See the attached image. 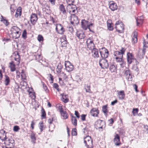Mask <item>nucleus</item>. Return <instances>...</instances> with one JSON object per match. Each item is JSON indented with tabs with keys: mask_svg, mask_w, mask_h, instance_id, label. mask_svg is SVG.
<instances>
[{
	"mask_svg": "<svg viewBox=\"0 0 148 148\" xmlns=\"http://www.w3.org/2000/svg\"><path fill=\"white\" fill-rule=\"evenodd\" d=\"M59 9L63 14H66V10L63 4H61L59 6Z\"/></svg>",
	"mask_w": 148,
	"mask_h": 148,
	"instance_id": "obj_29",
	"label": "nucleus"
},
{
	"mask_svg": "<svg viewBox=\"0 0 148 148\" xmlns=\"http://www.w3.org/2000/svg\"><path fill=\"white\" fill-rule=\"evenodd\" d=\"M74 0H66V1L68 4H71V3H73L74 2Z\"/></svg>",
	"mask_w": 148,
	"mask_h": 148,
	"instance_id": "obj_54",
	"label": "nucleus"
},
{
	"mask_svg": "<svg viewBox=\"0 0 148 148\" xmlns=\"http://www.w3.org/2000/svg\"><path fill=\"white\" fill-rule=\"evenodd\" d=\"M127 61L129 64H131L132 62V60L133 59V56L132 53L129 52L127 54Z\"/></svg>",
	"mask_w": 148,
	"mask_h": 148,
	"instance_id": "obj_17",
	"label": "nucleus"
},
{
	"mask_svg": "<svg viewBox=\"0 0 148 148\" xmlns=\"http://www.w3.org/2000/svg\"><path fill=\"white\" fill-rule=\"evenodd\" d=\"M71 19L73 21L76 22V24H77L79 22L78 18L77 16L75 15V14H71Z\"/></svg>",
	"mask_w": 148,
	"mask_h": 148,
	"instance_id": "obj_24",
	"label": "nucleus"
},
{
	"mask_svg": "<svg viewBox=\"0 0 148 148\" xmlns=\"http://www.w3.org/2000/svg\"><path fill=\"white\" fill-rule=\"evenodd\" d=\"M38 40L39 42L42 41L43 40V36L40 35H39L38 37Z\"/></svg>",
	"mask_w": 148,
	"mask_h": 148,
	"instance_id": "obj_46",
	"label": "nucleus"
},
{
	"mask_svg": "<svg viewBox=\"0 0 148 148\" xmlns=\"http://www.w3.org/2000/svg\"><path fill=\"white\" fill-rule=\"evenodd\" d=\"M42 115L41 116L42 118H45L46 116V114L43 108H42L41 110Z\"/></svg>",
	"mask_w": 148,
	"mask_h": 148,
	"instance_id": "obj_41",
	"label": "nucleus"
},
{
	"mask_svg": "<svg viewBox=\"0 0 148 148\" xmlns=\"http://www.w3.org/2000/svg\"><path fill=\"white\" fill-rule=\"evenodd\" d=\"M20 34L21 33L18 30L16 31V32L14 31L13 32V38L15 39L18 38L20 37Z\"/></svg>",
	"mask_w": 148,
	"mask_h": 148,
	"instance_id": "obj_23",
	"label": "nucleus"
},
{
	"mask_svg": "<svg viewBox=\"0 0 148 148\" xmlns=\"http://www.w3.org/2000/svg\"><path fill=\"white\" fill-rule=\"evenodd\" d=\"M76 34L77 37L80 39H83L85 37L84 33L82 32H77Z\"/></svg>",
	"mask_w": 148,
	"mask_h": 148,
	"instance_id": "obj_25",
	"label": "nucleus"
},
{
	"mask_svg": "<svg viewBox=\"0 0 148 148\" xmlns=\"http://www.w3.org/2000/svg\"><path fill=\"white\" fill-rule=\"evenodd\" d=\"M10 66L9 67L11 71L12 72L16 70L15 65L14 63V62L12 61L10 63Z\"/></svg>",
	"mask_w": 148,
	"mask_h": 148,
	"instance_id": "obj_26",
	"label": "nucleus"
},
{
	"mask_svg": "<svg viewBox=\"0 0 148 148\" xmlns=\"http://www.w3.org/2000/svg\"><path fill=\"white\" fill-rule=\"evenodd\" d=\"M125 75L127 77V78L129 80H132V75L130 70L128 69L125 71Z\"/></svg>",
	"mask_w": 148,
	"mask_h": 148,
	"instance_id": "obj_18",
	"label": "nucleus"
},
{
	"mask_svg": "<svg viewBox=\"0 0 148 148\" xmlns=\"http://www.w3.org/2000/svg\"><path fill=\"white\" fill-rule=\"evenodd\" d=\"M61 46L62 47H66L68 44L66 38V36H64L61 39Z\"/></svg>",
	"mask_w": 148,
	"mask_h": 148,
	"instance_id": "obj_14",
	"label": "nucleus"
},
{
	"mask_svg": "<svg viewBox=\"0 0 148 148\" xmlns=\"http://www.w3.org/2000/svg\"><path fill=\"white\" fill-rule=\"evenodd\" d=\"M102 49L104 51V52L102 51H100V53L101 54L102 58L106 59L108 57L109 55V52L108 50L103 47Z\"/></svg>",
	"mask_w": 148,
	"mask_h": 148,
	"instance_id": "obj_9",
	"label": "nucleus"
},
{
	"mask_svg": "<svg viewBox=\"0 0 148 148\" xmlns=\"http://www.w3.org/2000/svg\"><path fill=\"white\" fill-rule=\"evenodd\" d=\"M71 121L72 124L74 126L77 125V120L75 116L72 117Z\"/></svg>",
	"mask_w": 148,
	"mask_h": 148,
	"instance_id": "obj_37",
	"label": "nucleus"
},
{
	"mask_svg": "<svg viewBox=\"0 0 148 148\" xmlns=\"http://www.w3.org/2000/svg\"><path fill=\"white\" fill-rule=\"evenodd\" d=\"M88 22L86 21L84 19L81 22V25L82 28L86 30L88 29L87 25V24L88 23Z\"/></svg>",
	"mask_w": 148,
	"mask_h": 148,
	"instance_id": "obj_20",
	"label": "nucleus"
},
{
	"mask_svg": "<svg viewBox=\"0 0 148 148\" xmlns=\"http://www.w3.org/2000/svg\"><path fill=\"white\" fill-rule=\"evenodd\" d=\"M65 66L66 70L68 72L71 71L74 69L73 65L69 61H66L65 63Z\"/></svg>",
	"mask_w": 148,
	"mask_h": 148,
	"instance_id": "obj_6",
	"label": "nucleus"
},
{
	"mask_svg": "<svg viewBox=\"0 0 148 148\" xmlns=\"http://www.w3.org/2000/svg\"><path fill=\"white\" fill-rule=\"evenodd\" d=\"M69 31L71 33H72L74 31L73 28L72 26H69L68 27Z\"/></svg>",
	"mask_w": 148,
	"mask_h": 148,
	"instance_id": "obj_55",
	"label": "nucleus"
},
{
	"mask_svg": "<svg viewBox=\"0 0 148 148\" xmlns=\"http://www.w3.org/2000/svg\"><path fill=\"white\" fill-rule=\"evenodd\" d=\"M72 134L73 136H75L77 135V130L75 128H73V129Z\"/></svg>",
	"mask_w": 148,
	"mask_h": 148,
	"instance_id": "obj_51",
	"label": "nucleus"
},
{
	"mask_svg": "<svg viewBox=\"0 0 148 148\" xmlns=\"http://www.w3.org/2000/svg\"><path fill=\"white\" fill-rule=\"evenodd\" d=\"M42 10L44 13L46 14L49 15L51 13L50 7L47 5L43 8Z\"/></svg>",
	"mask_w": 148,
	"mask_h": 148,
	"instance_id": "obj_19",
	"label": "nucleus"
},
{
	"mask_svg": "<svg viewBox=\"0 0 148 148\" xmlns=\"http://www.w3.org/2000/svg\"><path fill=\"white\" fill-rule=\"evenodd\" d=\"M110 70L112 73L116 72L117 71V66L114 64L111 65L110 67Z\"/></svg>",
	"mask_w": 148,
	"mask_h": 148,
	"instance_id": "obj_31",
	"label": "nucleus"
},
{
	"mask_svg": "<svg viewBox=\"0 0 148 148\" xmlns=\"http://www.w3.org/2000/svg\"><path fill=\"white\" fill-rule=\"evenodd\" d=\"M77 10V9H71V10H70L69 13L71 14H73L75 13V11Z\"/></svg>",
	"mask_w": 148,
	"mask_h": 148,
	"instance_id": "obj_59",
	"label": "nucleus"
},
{
	"mask_svg": "<svg viewBox=\"0 0 148 148\" xmlns=\"http://www.w3.org/2000/svg\"><path fill=\"white\" fill-rule=\"evenodd\" d=\"M86 115L85 114H82L81 115V120L82 121H84L86 120Z\"/></svg>",
	"mask_w": 148,
	"mask_h": 148,
	"instance_id": "obj_57",
	"label": "nucleus"
},
{
	"mask_svg": "<svg viewBox=\"0 0 148 148\" xmlns=\"http://www.w3.org/2000/svg\"><path fill=\"white\" fill-rule=\"evenodd\" d=\"M67 7L68 8L71 9H77V7L75 5H74L73 3H71V4H68L67 5Z\"/></svg>",
	"mask_w": 148,
	"mask_h": 148,
	"instance_id": "obj_38",
	"label": "nucleus"
},
{
	"mask_svg": "<svg viewBox=\"0 0 148 148\" xmlns=\"http://www.w3.org/2000/svg\"><path fill=\"white\" fill-rule=\"evenodd\" d=\"M0 139L2 141H5V144L6 146H8L9 147L6 146L3 147V148H13L15 145L14 140L12 138L6 140L7 139L6 133L3 130L0 131Z\"/></svg>",
	"mask_w": 148,
	"mask_h": 148,
	"instance_id": "obj_1",
	"label": "nucleus"
},
{
	"mask_svg": "<svg viewBox=\"0 0 148 148\" xmlns=\"http://www.w3.org/2000/svg\"><path fill=\"white\" fill-rule=\"evenodd\" d=\"M91 50V52L92 53V56L95 58L99 57V56L98 54V49L95 47H92L91 49H90Z\"/></svg>",
	"mask_w": 148,
	"mask_h": 148,
	"instance_id": "obj_11",
	"label": "nucleus"
},
{
	"mask_svg": "<svg viewBox=\"0 0 148 148\" xmlns=\"http://www.w3.org/2000/svg\"><path fill=\"white\" fill-rule=\"evenodd\" d=\"M99 111L97 108H92L90 111L91 114L93 116L97 117L99 114Z\"/></svg>",
	"mask_w": 148,
	"mask_h": 148,
	"instance_id": "obj_13",
	"label": "nucleus"
},
{
	"mask_svg": "<svg viewBox=\"0 0 148 148\" xmlns=\"http://www.w3.org/2000/svg\"><path fill=\"white\" fill-rule=\"evenodd\" d=\"M138 111V108H133L132 110V113L134 115H135V113H137Z\"/></svg>",
	"mask_w": 148,
	"mask_h": 148,
	"instance_id": "obj_48",
	"label": "nucleus"
},
{
	"mask_svg": "<svg viewBox=\"0 0 148 148\" xmlns=\"http://www.w3.org/2000/svg\"><path fill=\"white\" fill-rule=\"evenodd\" d=\"M12 34H13V32L14 31L16 32L18 31L19 29V28L17 27L16 26H14L12 28Z\"/></svg>",
	"mask_w": 148,
	"mask_h": 148,
	"instance_id": "obj_45",
	"label": "nucleus"
},
{
	"mask_svg": "<svg viewBox=\"0 0 148 148\" xmlns=\"http://www.w3.org/2000/svg\"><path fill=\"white\" fill-rule=\"evenodd\" d=\"M59 109L61 114L65 112L63 111V109L62 107H59Z\"/></svg>",
	"mask_w": 148,
	"mask_h": 148,
	"instance_id": "obj_62",
	"label": "nucleus"
},
{
	"mask_svg": "<svg viewBox=\"0 0 148 148\" xmlns=\"http://www.w3.org/2000/svg\"><path fill=\"white\" fill-rule=\"evenodd\" d=\"M118 102L117 100L116 99L115 100L112 101L111 103V104L112 105H114L116 103Z\"/></svg>",
	"mask_w": 148,
	"mask_h": 148,
	"instance_id": "obj_64",
	"label": "nucleus"
},
{
	"mask_svg": "<svg viewBox=\"0 0 148 148\" xmlns=\"http://www.w3.org/2000/svg\"><path fill=\"white\" fill-rule=\"evenodd\" d=\"M56 30L57 32L60 34H62L64 32V29L61 24H58L56 25Z\"/></svg>",
	"mask_w": 148,
	"mask_h": 148,
	"instance_id": "obj_10",
	"label": "nucleus"
},
{
	"mask_svg": "<svg viewBox=\"0 0 148 148\" xmlns=\"http://www.w3.org/2000/svg\"><path fill=\"white\" fill-rule=\"evenodd\" d=\"M86 42L88 47L89 49H91L92 47H95L93 43V40H91L90 38H89L87 39Z\"/></svg>",
	"mask_w": 148,
	"mask_h": 148,
	"instance_id": "obj_12",
	"label": "nucleus"
},
{
	"mask_svg": "<svg viewBox=\"0 0 148 148\" xmlns=\"http://www.w3.org/2000/svg\"><path fill=\"white\" fill-rule=\"evenodd\" d=\"M62 96L61 100L64 103H67L69 101V99L66 97L68 95H64L63 94L61 95Z\"/></svg>",
	"mask_w": 148,
	"mask_h": 148,
	"instance_id": "obj_27",
	"label": "nucleus"
},
{
	"mask_svg": "<svg viewBox=\"0 0 148 148\" xmlns=\"http://www.w3.org/2000/svg\"><path fill=\"white\" fill-rule=\"evenodd\" d=\"M49 1L53 5L55 4V0H49Z\"/></svg>",
	"mask_w": 148,
	"mask_h": 148,
	"instance_id": "obj_63",
	"label": "nucleus"
},
{
	"mask_svg": "<svg viewBox=\"0 0 148 148\" xmlns=\"http://www.w3.org/2000/svg\"><path fill=\"white\" fill-rule=\"evenodd\" d=\"M16 12H18L19 13L20 16H21L22 12V8L20 7H18L16 10Z\"/></svg>",
	"mask_w": 148,
	"mask_h": 148,
	"instance_id": "obj_43",
	"label": "nucleus"
},
{
	"mask_svg": "<svg viewBox=\"0 0 148 148\" xmlns=\"http://www.w3.org/2000/svg\"><path fill=\"white\" fill-rule=\"evenodd\" d=\"M147 43L148 44V42L146 43L145 40L144 39L143 42V49L142 51H140V50L139 51L138 54V57L140 59L143 58L145 55L146 52V49L145 48L146 47V44Z\"/></svg>",
	"mask_w": 148,
	"mask_h": 148,
	"instance_id": "obj_4",
	"label": "nucleus"
},
{
	"mask_svg": "<svg viewBox=\"0 0 148 148\" xmlns=\"http://www.w3.org/2000/svg\"><path fill=\"white\" fill-rule=\"evenodd\" d=\"M125 49L123 48H122L121 50V52L119 51H115L114 52V56L116 57L115 59L117 60L119 59V61L122 60L123 56V55L124 54Z\"/></svg>",
	"mask_w": 148,
	"mask_h": 148,
	"instance_id": "obj_2",
	"label": "nucleus"
},
{
	"mask_svg": "<svg viewBox=\"0 0 148 148\" xmlns=\"http://www.w3.org/2000/svg\"><path fill=\"white\" fill-rule=\"evenodd\" d=\"M143 21V16H141L139 18L136 19V21L137 25L139 24H142Z\"/></svg>",
	"mask_w": 148,
	"mask_h": 148,
	"instance_id": "obj_30",
	"label": "nucleus"
},
{
	"mask_svg": "<svg viewBox=\"0 0 148 148\" xmlns=\"http://www.w3.org/2000/svg\"><path fill=\"white\" fill-rule=\"evenodd\" d=\"M93 25V23H91L88 25H87V27L88 29L89 30L90 32H92L93 33H94V32L90 28V26H92Z\"/></svg>",
	"mask_w": 148,
	"mask_h": 148,
	"instance_id": "obj_50",
	"label": "nucleus"
},
{
	"mask_svg": "<svg viewBox=\"0 0 148 148\" xmlns=\"http://www.w3.org/2000/svg\"><path fill=\"white\" fill-rule=\"evenodd\" d=\"M75 115L76 116L77 118H79V117L80 116H79V114L77 111H75Z\"/></svg>",
	"mask_w": 148,
	"mask_h": 148,
	"instance_id": "obj_60",
	"label": "nucleus"
},
{
	"mask_svg": "<svg viewBox=\"0 0 148 148\" xmlns=\"http://www.w3.org/2000/svg\"><path fill=\"white\" fill-rule=\"evenodd\" d=\"M110 21L108 20L107 21V25L108 29L110 31H112L113 29V28L112 26V23H109L108 21Z\"/></svg>",
	"mask_w": 148,
	"mask_h": 148,
	"instance_id": "obj_39",
	"label": "nucleus"
},
{
	"mask_svg": "<svg viewBox=\"0 0 148 148\" xmlns=\"http://www.w3.org/2000/svg\"><path fill=\"white\" fill-rule=\"evenodd\" d=\"M40 125L39 128L41 132L43 131V122H40L39 123Z\"/></svg>",
	"mask_w": 148,
	"mask_h": 148,
	"instance_id": "obj_52",
	"label": "nucleus"
},
{
	"mask_svg": "<svg viewBox=\"0 0 148 148\" xmlns=\"http://www.w3.org/2000/svg\"><path fill=\"white\" fill-rule=\"evenodd\" d=\"M1 21L6 26H7L9 24V23L8 21L4 18L3 16L2 15L1 16Z\"/></svg>",
	"mask_w": 148,
	"mask_h": 148,
	"instance_id": "obj_28",
	"label": "nucleus"
},
{
	"mask_svg": "<svg viewBox=\"0 0 148 148\" xmlns=\"http://www.w3.org/2000/svg\"><path fill=\"white\" fill-rule=\"evenodd\" d=\"M90 88V85H88L86 84L85 85L84 89L85 90L86 92H88L90 93H91Z\"/></svg>",
	"mask_w": 148,
	"mask_h": 148,
	"instance_id": "obj_35",
	"label": "nucleus"
},
{
	"mask_svg": "<svg viewBox=\"0 0 148 148\" xmlns=\"http://www.w3.org/2000/svg\"><path fill=\"white\" fill-rule=\"evenodd\" d=\"M137 33L136 32H134V35L132 38V41L134 43H136L137 41Z\"/></svg>",
	"mask_w": 148,
	"mask_h": 148,
	"instance_id": "obj_32",
	"label": "nucleus"
},
{
	"mask_svg": "<svg viewBox=\"0 0 148 148\" xmlns=\"http://www.w3.org/2000/svg\"><path fill=\"white\" fill-rule=\"evenodd\" d=\"M102 111L105 115L107 114V113L108 112V110H107V105L104 106L102 107Z\"/></svg>",
	"mask_w": 148,
	"mask_h": 148,
	"instance_id": "obj_34",
	"label": "nucleus"
},
{
	"mask_svg": "<svg viewBox=\"0 0 148 148\" xmlns=\"http://www.w3.org/2000/svg\"><path fill=\"white\" fill-rule=\"evenodd\" d=\"M14 54L15 56V57L14 58V60L17 62V64H19L20 63V57L19 53L17 51H16L14 52Z\"/></svg>",
	"mask_w": 148,
	"mask_h": 148,
	"instance_id": "obj_21",
	"label": "nucleus"
},
{
	"mask_svg": "<svg viewBox=\"0 0 148 148\" xmlns=\"http://www.w3.org/2000/svg\"><path fill=\"white\" fill-rule=\"evenodd\" d=\"M118 95L119 98L120 100H123L124 99L125 94L124 91L123 90L118 92Z\"/></svg>",
	"mask_w": 148,
	"mask_h": 148,
	"instance_id": "obj_22",
	"label": "nucleus"
},
{
	"mask_svg": "<svg viewBox=\"0 0 148 148\" xmlns=\"http://www.w3.org/2000/svg\"><path fill=\"white\" fill-rule=\"evenodd\" d=\"M5 84L6 86H8L10 82V79L9 77L6 75H5Z\"/></svg>",
	"mask_w": 148,
	"mask_h": 148,
	"instance_id": "obj_33",
	"label": "nucleus"
},
{
	"mask_svg": "<svg viewBox=\"0 0 148 148\" xmlns=\"http://www.w3.org/2000/svg\"><path fill=\"white\" fill-rule=\"evenodd\" d=\"M53 87L54 88H55L58 91H59L60 90L58 88V85L57 83H54L53 85Z\"/></svg>",
	"mask_w": 148,
	"mask_h": 148,
	"instance_id": "obj_49",
	"label": "nucleus"
},
{
	"mask_svg": "<svg viewBox=\"0 0 148 148\" xmlns=\"http://www.w3.org/2000/svg\"><path fill=\"white\" fill-rule=\"evenodd\" d=\"M104 122L102 120H98L96 121L95 123V127L97 129L103 128V124H104Z\"/></svg>",
	"mask_w": 148,
	"mask_h": 148,
	"instance_id": "obj_8",
	"label": "nucleus"
},
{
	"mask_svg": "<svg viewBox=\"0 0 148 148\" xmlns=\"http://www.w3.org/2000/svg\"><path fill=\"white\" fill-rule=\"evenodd\" d=\"M100 66L102 69H107L108 67L109 64L108 61L106 59L102 58L99 61Z\"/></svg>",
	"mask_w": 148,
	"mask_h": 148,
	"instance_id": "obj_3",
	"label": "nucleus"
},
{
	"mask_svg": "<svg viewBox=\"0 0 148 148\" xmlns=\"http://www.w3.org/2000/svg\"><path fill=\"white\" fill-rule=\"evenodd\" d=\"M109 8L111 10L114 11L117 9V6L116 4L113 1H111L110 3Z\"/></svg>",
	"mask_w": 148,
	"mask_h": 148,
	"instance_id": "obj_16",
	"label": "nucleus"
},
{
	"mask_svg": "<svg viewBox=\"0 0 148 148\" xmlns=\"http://www.w3.org/2000/svg\"><path fill=\"white\" fill-rule=\"evenodd\" d=\"M21 78L23 80H26V75L25 74L23 73L21 74Z\"/></svg>",
	"mask_w": 148,
	"mask_h": 148,
	"instance_id": "obj_56",
	"label": "nucleus"
},
{
	"mask_svg": "<svg viewBox=\"0 0 148 148\" xmlns=\"http://www.w3.org/2000/svg\"><path fill=\"white\" fill-rule=\"evenodd\" d=\"M43 88L45 90L46 92H47L48 91V90L47 89V86L45 85L44 84L43 85Z\"/></svg>",
	"mask_w": 148,
	"mask_h": 148,
	"instance_id": "obj_61",
	"label": "nucleus"
},
{
	"mask_svg": "<svg viewBox=\"0 0 148 148\" xmlns=\"http://www.w3.org/2000/svg\"><path fill=\"white\" fill-rule=\"evenodd\" d=\"M38 18L37 15L33 13L31 16L30 21L32 24L34 25L37 21Z\"/></svg>",
	"mask_w": 148,
	"mask_h": 148,
	"instance_id": "obj_15",
	"label": "nucleus"
},
{
	"mask_svg": "<svg viewBox=\"0 0 148 148\" xmlns=\"http://www.w3.org/2000/svg\"><path fill=\"white\" fill-rule=\"evenodd\" d=\"M30 138L32 139V142L34 144L35 143L36 140V137L35 136V134L34 133H32L30 135Z\"/></svg>",
	"mask_w": 148,
	"mask_h": 148,
	"instance_id": "obj_36",
	"label": "nucleus"
},
{
	"mask_svg": "<svg viewBox=\"0 0 148 148\" xmlns=\"http://www.w3.org/2000/svg\"><path fill=\"white\" fill-rule=\"evenodd\" d=\"M34 56L35 58V59L38 61H39L42 59V57L40 55H34Z\"/></svg>",
	"mask_w": 148,
	"mask_h": 148,
	"instance_id": "obj_42",
	"label": "nucleus"
},
{
	"mask_svg": "<svg viewBox=\"0 0 148 148\" xmlns=\"http://www.w3.org/2000/svg\"><path fill=\"white\" fill-rule=\"evenodd\" d=\"M35 124V123L34 122V121H33L31 122V127L32 128V130H33L34 128V125Z\"/></svg>",
	"mask_w": 148,
	"mask_h": 148,
	"instance_id": "obj_58",
	"label": "nucleus"
},
{
	"mask_svg": "<svg viewBox=\"0 0 148 148\" xmlns=\"http://www.w3.org/2000/svg\"><path fill=\"white\" fill-rule=\"evenodd\" d=\"M62 116L63 117L64 119H66L68 118V115L67 112L65 111L61 114Z\"/></svg>",
	"mask_w": 148,
	"mask_h": 148,
	"instance_id": "obj_40",
	"label": "nucleus"
},
{
	"mask_svg": "<svg viewBox=\"0 0 148 148\" xmlns=\"http://www.w3.org/2000/svg\"><path fill=\"white\" fill-rule=\"evenodd\" d=\"M27 31L25 29L23 33L22 34V37L24 38L25 39L27 37Z\"/></svg>",
	"mask_w": 148,
	"mask_h": 148,
	"instance_id": "obj_47",
	"label": "nucleus"
},
{
	"mask_svg": "<svg viewBox=\"0 0 148 148\" xmlns=\"http://www.w3.org/2000/svg\"><path fill=\"white\" fill-rule=\"evenodd\" d=\"M84 143L87 148H90L92 145V141L90 137L87 136L84 138Z\"/></svg>",
	"mask_w": 148,
	"mask_h": 148,
	"instance_id": "obj_5",
	"label": "nucleus"
},
{
	"mask_svg": "<svg viewBox=\"0 0 148 148\" xmlns=\"http://www.w3.org/2000/svg\"><path fill=\"white\" fill-rule=\"evenodd\" d=\"M19 129V127L18 126H17V125L15 126L14 127L13 130H14V131L15 132L18 131Z\"/></svg>",
	"mask_w": 148,
	"mask_h": 148,
	"instance_id": "obj_53",
	"label": "nucleus"
},
{
	"mask_svg": "<svg viewBox=\"0 0 148 148\" xmlns=\"http://www.w3.org/2000/svg\"><path fill=\"white\" fill-rule=\"evenodd\" d=\"M114 140L116 142H120V137L118 134H116L114 138Z\"/></svg>",
	"mask_w": 148,
	"mask_h": 148,
	"instance_id": "obj_44",
	"label": "nucleus"
},
{
	"mask_svg": "<svg viewBox=\"0 0 148 148\" xmlns=\"http://www.w3.org/2000/svg\"><path fill=\"white\" fill-rule=\"evenodd\" d=\"M115 25H118V27H121V29H117L118 27L116 26L115 28L116 29V31L120 33H123L124 30V25L121 22L118 21L116 22Z\"/></svg>",
	"mask_w": 148,
	"mask_h": 148,
	"instance_id": "obj_7",
	"label": "nucleus"
}]
</instances>
